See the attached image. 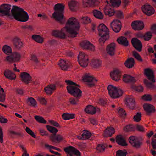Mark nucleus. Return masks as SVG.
I'll return each instance as SVG.
<instances>
[{
  "instance_id": "1",
  "label": "nucleus",
  "mask_w": 156,
  "mask_h": 156,
  "mask_svg": "<svg viewBox=\"0 0 156 156\" xmlns=\"http://www.w3.org/2000/svg\"><path fill=\"white\" fill-rule=\"evenodd\" d=\"M80 27L78 20L74 17H71L68 20L65 27L62 29L61 31L58 30L53 31L52 35L56 37L64 38L66 37V34L68 33L71 37H75L78 34L77 31Z\"/></svg>"
},
{
  "instance_id": "2",
  "label": "nucleus",
  "mask_w": 156,
  "mask_h": 156,
  "mask_svg": "<svg viewBox=\"0 0 156 156\" xmlns=\"http://www.w3.org/2000/svg\"><path fill=\"white\" fill-rule=\"evenodd\" d=\"M13 19L19 21L25 22L29 19L28 13L23 9L16 5H13L11 10Z\"/></svg>"
},
{
  "instance_id": "3",
  "label": "nucleus",
  "mask_w": 156,
  "mask_h": 156,
  "mask_svg": "<svg viewBox=\"0 0 156 156\" xmlns=\"http://www.w3.org/2000/svg\"><path fill=\"white\" fill-rule=\"evenodd\" d=\"M54 8L55 12L52 14L53 16L61 24L63 23L64 6L59 3L56 4Z\"/></svg>"
},
{
  "instance_id": "4",
  "label": "nucleus",
  "mask_w": 156,
  "mask_h": 156,
  "mask_svg": "<svg viewBox=\"0 0 156 156\" xmlns=\"http://www.w3.org/2000/svg\"><path fill=\"white\" fill-rule=\"evenodd\" d=\"M68 85L67 87L68 92L71 95L77 98L81 96L82 91L77 87L78 85L75 83L70 80L65 81Z\"/></svg>"
},
{
  "instance_id": "5",
  "label": "nucleus",
  "mask_w": 156,
  "mask_h": 156,
  "mask_svg": "<svg viewBox=\"0 0 156 156\" xmlns=\"http://www.w3.org/2000/svg\"><path fill=\"white\" fill-rule=\"evenodd\" d=\"M98 30L99 36H101L99 41L101 45H102L108 38L109 31L107 27L103 24H100L98 27Z\"/></svg>"
},
{
  "instance_id": "6",
  "label": "nucleus",
  "mask_w": 156,
  "mask_h": 156,
  "mask_svg": "<svg viewBox=\"0 0 156 156\" xmlns=\"http://www.w3.org/2000/svg\"><path fill=\"white\" fill-rule=\"evenodd\" d=\"M47 129L53 135L51 136L50 139L54 143H59L63 139V137L60 135L56 133L58 131V130L54 127L48 125L46 126Z\"/></svg>"
},
{
  "instance_id": "7",
  "label": "nucleus",
  "mask_w": 156,
  "mask_h": 156,
  "mask_svg": "<svg viewBox=\"0 0 156 156\" xmlns=\"http://www.w3.org/2000/svg\"><path fill=\"white\" fill-rule=\"evenodd\" d=\"M11 5L4 4L0 5V16H6L10 19H13L12 14L10 13Z\"/></svg>"
},
{
  "instance_id": "8",
  "label": "nucleus",
  "mask_w": 156,
  "mask_h": 156,
  "mask_svg": "<svg viewBox=\"0 0 156 156\" xmlns=\"http://www.w3.org/2000/svg\"><path fill=\"white\" fill-rule=\"evenodd\" d=\"M107 88L109 94L112 98H118L123 94V91L121 89H117L112 85H108Z\"/></svg>"
},
{
  "instance_id": "9",
  "label": "nucleus",
  "mask_w": 156,
  "mask_h": 156,
  "mask_svg": "<svg viewBox=\"0 0 156 156\" xmlns=\"http://www.w3.org/2000/svg\"><path fill=\"white\" fill-rule=\"evenodd\" d=\"M104 11L106 15H108L110 16L115 14L117 17L119 18H122L123 16L122 12L119 11L115 10L110 8L109 6H106L104 9Z\"/></svg>"
},
{
  "instance_id": "10",
  "label": "nucleus",
  "mask_w": 156,
  "mask_h": 156,
  "mask_svg": "<svg viewBox=\"0 0 156 156\" xmlns=\"http://www.w3.org/2000/svg\"><path fill=\"white\" fill-rule=\"evenodd\" d=\"M78 61L81 66L85 67L88 63V56L83 52H80L78 56Z\"/></svg>"
},
{
  "instance_id": "11",
  "label": "nucleus",
  "mask_w": 156,
  "mask_h": 156,
  "mask_svg": "<svg viewBox=\"0 0 156 156\" xmlns=\"http://www.w3.org/2000/svg\"><path fill=\"white\" fill-rule=\"evenodd\" d=\"M64 151L67 154V156H73V154L76 156H80L81 154L79 151L72 146L65 148Z\"/></svg>"
},
{
  "instance_id": "12",
  "label": "nucleus",
  "mask_w": 156,
  "mask_h": 156,
  "mask_svg": "<svg viewBox=\"0 0 156 156\" xmlns=\"http://www.w3.org/2000/svg\"><path fill=\"white\" fill-rule=\"evenodd\" d=\"M110 26L112 30L116 33L119 32L122 27L121 22L117 19H114L111 23Z\"/></svg>"
},
{
  "instance_id": "13",
  "label": "nucleus",
  "mask_w": 156,
  "mask_h": 156,
  "mask_svg": "<svg viewBox=\"0 0 156 156\" xmlns=\"http://www.w3.org/2000/svg\"><path fill=\"white\" fill-rule=\"evenodd\" d=\"M21 57L20 54L16 52L13 53L10 55L6 57V59L10 62H16L20 61Z\"/></svg>"
},
{
  "instance_id": "14",
  "label": "nucleus",
  "mask_w": 156,
  "mask_h": 156,
  "mask_svg": "<svg viewBox=\"0 0 156 156\" xmlns=\"http://www.w3.org/2000/svg\"><path fill=\"white\" fill-rule=\"evenodd\" d=\"M129 142L132 146L136 148H139L142 144L141 140L133 136H131L129 138Z\"/></svg>"
},
{
  "instance_id": "15",
  "label": "nucleus",
  "mask_w": 156,
  "mask_h": 156,
  "mask_svg": "<svg viewBox=\"0 0 156 156\" xmlns=\"http://www.w3.org/2000/svg\"><path fill=\"white\" fill-rule=\"evenodd\" d=\"M142 10L145 14L148 16L152 15L154 12V8L151 5L147 4L142 6Z\"/></svg>"
},
{
  "instance_id": "16",
  "label": "nucleus",
  "mask_w": 156,
  "mask_h": 156,
  "mask_svg": "<svg viewBox=\"0 0 156 156\" xmlns=\"http://www.w3.org/2000/svg\"><path fill=\"white\" fill-rule=\"evenodd\" d=\"M131 27L133 29L136 30H142L144 27L143 23L140 21H134L131 24Z\"/></svg>"
},
{
  "instance_id": "17",
  "label": "nucleus",
  "mask_w": 156,
  "mask_h": 156,
  "mask_svg": "<svg viewBox=\"0 0 156 156\" xmlns=\"http://www.w3.org/2000/svg\"><path fill=\"white\" fill-rule=\"evenodd\" d=\"M131 43L137 50L139 52L141 51L142 44L140 40L136 38H133L131 40Z\"/></svg>"
},
{
  "instance_id": "18",
  "label": "nucleus",
  "mask_w": 156,
  "mask_h": 156,
  "mask_svg": "<svg viewBox=\"0 0 156 156\" xmlns=\"http://www.w3.org/2000/svg\"><path fill=\"white\" fill-rule=\"evenodd\" d=\"M99 2L97 0H83L84 6L86 7H94L98 5Z\"/></svg>"
},
{
  "instance_id": "19",
  "label": "nucleus",
  "mask_w": 156,
  "mask_h": 156,
  "mask_svg": "<svg viewBox=\"0 0 156 156\" xmlns=\"http://www.w3.org/2000/svg\"><path fill=\"white\" fill-rule=\"evenodd\" d=\"M58 65L62 69L64 70H67L70 67L71 64L68 61H65L61 59L59 61L58 63Z\"/></svg>"
},
{
  "instance_id": "20",
  "label": "nucleus",
  "mask_w": 156,
  "mask_h": 156,
  "mask_svg": "<svg viewBox=\"0 0 156 156\" xmlns=\"http://www.w3.org/2000/svg\"><path fill=\"white\" fill-rule=\"evenodd\" d=\"M85 111L87 113L93 115L96 112H99L100 110L98 108H96L92 105H89L86 107Z\"/></svg>"
},
{
  "instance_id": "21",
  "label": "nucleus",
  "mask_w": 156,
  "mask_h": 156,
  "mask_svg": "<svg viewBox=\"0 0 156 156\" xmlns=\"http://www.w3.org/2000/svg\"><path fill=\"white\" fill-rule=\"evenodd\" d=\"M81 47L84 48L91 51L94 50V45L88 41H84L80 44Z\"/></svg>"
},
{
  "instance_id": "22",
  "label": "nucleus",
  "mask_w": 156,
  "mask_h": 156,
  "mask_svg": "<svg viewBox=\"0 0 156 156\" xmlns=\"http://www.w3.org/2000/svg\"><path fill=\"white\" fill-rule=\"evenodd\" d=\"M144 82L147 87L152 89L154 88L155 86L153 83L155 82V79H145Z\"/></svg>"
},
{
  "instance_id": "23",
  "label": "nucleus",
  "mask_w": 156,
  "mask_h": 156,
  "mask_svg": "<svg viewBox=\"0 0 156 156\" xmlns=\"http://www.w3.org/2000/svg\"><path fill=\"white\" fill-rule=\"evenodd\" d=\"M126 104L130 108L133 109L135 106V101L132 96H128L126 98Z\"/></svg>"
},
{
  "instance_id": "24",
  "label": "nucleus",
  "mask_w": 156,
  "mask_h": 156,
  "mask_svg": "<svg viewBox=\"0 0 156 156\" xmlns=\"http://www.w3.org/2000/svg\"><path fill=\"white\" fill-rule=\"evenodd\" d=\"M12 41L14 46L16 49H19L23 47V43L20 38L15 37L13 39Z\"/></svg>"
},
{
  "instance_id": "25",
  "label": "nucleus",
  "mask_w": 156,
  "mask_h": 156,
  "mask_svg": "<svg viewBox=\"0 0 156 156\" xmlns=\"http://www.w3.org/2000/svg\"><path fill=\"white\" fill-rule=\"evenodd\" d=\"M116 140L117 143L120 145L124 146L127 145L125 140L121 135L117 136L116 138Z\"/></svg>"
},
{
  "instance_id": "26",
  "label": "nucleus",
  "mask_w": 156,
  "mask_h": 156,
  "mask_svg": "<svg viewBox=\"0 0 156 156\" xmlns=\"http://www.w3.org/2000/svg\"><path fill=\"white\" fill-rule=\"evenodd\" d=\"M108 53L110 55L114 54L115 51V44L114 43H111L108 45L107 47Z\"/></svg>"
},
{
  "instance_id": "27",
  "label": "nucleus",
  "mask_w": 156,
  "mask_h": 156,
  "mask_svg": "<svg viewBox=\"0 0 156 156\" xmlns=\"http://www.w3.org/2000/svg\"><path fill=\"white\" fill-rule=\"evenodd\" d=\"M144 107L148 115L151 113L154 112L155 111V108L151 105L145 104L144 106Z\"/></svg>"
},
{
  "instance_id": "28",
  "label": "nucleus",
  "mask_w": 156,
  "mask_h": 156,
  "mask_svg": "<svg viewBox=\"0 0 156 156\" xmlns=\"http://www.w3.org/2000/svg\"><path fill=\"white\" fill-rule=\"evenodd\" d=\"M68 5L70 9L73 11H75L79 5V4L76 1L73 0L71 1Z\"/></svg>"
},
{
  "instance_id": "29",
  "label": "nucleus",
  "mask_w": 156,
  "mask_h": 156,
  "mask_svg": "<svg viewBox=\"0 0 156 156\" xmlns=\"http://www.w3.org/2000/svg\"><path fill=\"white\" fill-rule=\"evenodd\" d=\"M114 133V129L113 127H108L104 132V136L105 137L111 136Z\"/></svg>"
},
{
  "instance_id": "30",
  "label": "nucleus",
  "mask_w": 156,
  "mask_h": 156,
  "mask_svg": "<svg viewBox=\"0 0 156 156\" xmlns=\"http://www.w3.org/2000/svg\"><path fill=\"white\" fill-rule=\"evenodd\" d=\"M96 79H82L83 81L90 87L94 85L95 82L97 81Z\"/></svg>"
},
{
  "instance_id": "31",
  "label": "nucleus",
  "mask_w": 156,
  "mask_h": 156,
  "mask_svg": "<svg viewBox=\"0 0 156 156\" xmlns=\"http://www.w3.org/2000/svg\"><path fill=\"white\" fill-rule=\"evenodd\" d=\"M134 60L133 58H130L128 59L125 62V66L127 68H131L134 65Z\"/></svg>"
},
{
  "instance_id": "32",
  "label": "nucleus",
  "mask_w": 156,
  "mask_h": 156,
  "mask_svg": "<svg viewBox=\"0 0 156 156\" xmlns=\"http://www.w3.org/2000/svg\"><path fill=\"white\" fill-rule=\"evenodd\" d=\"M5 76L7 78H16V75L11 71L7 69L4 73Z\"/></svg>"
},
{
  "instance_id": "33",
  "label": "nucleus",
  "mask_w": 156,
  "mask_h": 156,
  "mask_svg": "<svg viewBox=\"0 0 156 156\" xmlns=\"http://www.w3.org/2000/svg\"><path fill=\"white\" fill-rule=\"evenodd\" d=\"M55 88V86L51 85L44 88V90L46 93L48 94H51Z\"/></svg>"
},
{
  "instance_id": "34",
  "label": "nucleus",
  "mask_w": 156,
  "mask_h": 156,
  "mask_svg": "<svg viewBox=\"0 0 156 156\" xmlns=\"http://www.w3.org/2000/svg\"><path fill=\"white\" fill-rule=\"evenodd\" d=\"M118 43L125 46L128 45V42L126 38L124 37H121L117 39Z\"/></svg>"
},
{
  "instance_id": "35",
  "label": "nucleus",
  "mask_w": 156,
  "mask_h": 156,
  "mask_svg": "<svg viewBox=\"0 0 156 156\" xmlns=\"http://www.w3.org/2000/svg\"><path fill=\"white\" fill-rule=\"evenodd\" d=\"M110 76L111 78H120L121 74L118 70H114L111 72Z\"/></svg>"
},
{
  "instance_id": "36",
  "label": "nucleus",
  "mask_w": 156,
  "mask_h": 156,
  "mask_svg": "<svg viewBox=\"0 0 156 156\" xmlns=\"http://www.w3.org/2000/svg\"><path fill=\"white\" fill-rule=\"evenodd\" d=\"M144 74L147 77V78H154L153 71L149 68L145 69Z\"/></svg>"
},
{
  "instance_id": "37",
  "label": "nucleus",
  "mask_w": 156,
  "mask_h": 156,
  "mask_svg": "<svg viewBox=\"0 0 156 156\" xmlns=\"http://www.w3.org/2000/svg\"><path fill=\"white\" fill-rule=\"evenodd\" d=\"M91 135V133L88 131H85L82 134L81 136H79V139L86 140L90 138Z\"/></svg>"
},
{
  "instance_id": "38",
  "label": "nucleus",
  "mask_w": 156,
  "mask_h": 156,
  "mask_svg": "<svg viewBox=\"0 0 156 156\" xmlns=\"http://www.w3.org/2000/svg\"><path fill=\"white\" fill-rule=\"evenodd\" d=\"M93 13L96 18L99 19L103 18V15L100 11L97 10H94L93 12Z\"/></svg>"
},
{
  "instance_id": "39",
  "label": "nucleus",
  "mask_w": 156,
  "mask_h": 156,
  "mask_svg": "<svg viewBox=\"0 0 156 156\" xmlns=\"http://www.w3.org/2000/svg\"><path fill=\"white\" fill-rule=\"evenodd\" d=\"M32 38L36 42L39 43H42L44 41L43 38L39 35H33L32 36Z\"/></svg>"
},
{
  "instance_id": "40",
  "label": "nucleus",
  "mask_w": 156,
  "mask_h": 156,
  "mask_svg": "<svg viewBox=\"0 0 156 156\" xmlns=\"http://www.w3.org/2000/svg\"><path fill=\"white\" fill-rule=\"evenodd\" d=\"M74 115L73 114L64 113L62 115V117L64 119L67 120L74 118Z\"/></svg>"
},
{
  "instance_id": "41",
  "label": "nucleus",
  "mask_w": 156,
  "mask_h": 156,
  "mask_svg": "<svg viewBox=\"0 0 156 156\" xmlns=\"http://www.w3.org/2000/svg\"><path fill=\"white\" fill-rule=\"evenodd\" d=\"M101 62L99 60L94 59L92 61L91 65L94 68L99 67L101 65Z\"/></svg>"
},
{
  "instance_id": "42",
  "label": "nucleus",
  "mask_w": 156,
  "mask_h": 156,
  "mask_svg": "<svg viewBox=\"0 0 156 156\" xmlns=\"http://www.w3.org/2000/svg\"><path fill=\"white\" fill-rule=\"evenodd\" d=\"M3 52L7 55L12 53V49L10 47L7 45H4L2 48Z\"/></svg>"
},
{
  "instance_id": "43",
  "label": "nucleus",
  "mask_w": 156,
  "mask_h": 156,
  "mask_svg": "<svg viewBox=\"0 0 156 156\" xmlns=\"http://www.w3.org/2000/svg\"><path fill=\"white\" fill-rule=\"evenodd\" d=\"M34 118L38 122L43 124H46L47 123L46 121L41 116L39 115H35Z\"/></svg>"
},
{
  "instance_id": "44",
  "label": "nucleus",
  "mask_w": 156,
  "mask_h": 156,
  "mask_svg": "<svg viewBox=\"0 0 156 156\" xmlns=\"http://www.w3.org/2000/svg\"><path fill=\"white\" fill-rule=\"evenodd\" d=\"M110 5L113 7H118L121 3L120 0H110Z\"/></svg>"
},
{
  "instance_id": "45",
  "label": "nucleus",
  "mask_w": 156,
  "mask_h": 156,
  "mask_svg": "<svg viewBox=\"0 0 156 156\" xmlns=\"http://www.w3.org/2000/svg\"><path fill=\"white\" fill-rule=\"evenodd\" d=\"M106 147V144H100L96 148L98 152H101L104 151Z\"/></svg>"
},
{
  "instance_id": "46",
  "label": "nucleus",
  "mask_w": 156,
  "mask_h": 156,
  "mask_svg": "<svg viewBox=\"0 0 156 156\" xmlns=\"http://www.w3.org/2000/svg\"><path fill=\"white\" fill-rule=\"evenodd\" d=\"M123 81L131 85L134 84L136 81V79H123Z\"/></svg>"
},
{
  "instance_id": "47",
  "label": "nucleus",
  "mask_w": 156,
  "mask_h": 156,
  "mask_svg": "<svg viewBox=\"0 0 156 156\" xmlns=\"http://www.w3.org/2000/svg\"><path fill=\"white\" fill-rule=\"evenodd\" d=\"M141 114L140 112H137L134 116V120L136 122H139L141 120Z\"/></svg>"
},
{
  "instance_id": "48",
  "label": "nucleus",
  "mask_w": 156,
  "mask_h": 156,
  "mask_svg": "<svg viewBox=\"0 0 156 156\" xmlns=\"http://www.w3.org/2000/svg\"><path fill=\"white\" fill-rule=\"evenodd\" d=\"M81 22L84 24H87L90 22L91 20L90 18L87 17H83L80 20Z\"/></svg>"
},
{
  "instance_id": "49",
  "label": "nucleus",
  "mask_w": 156,
  "mask_h": 156,
  "mask_svg": "<svg viewBox=\"0 0 156 156\" xmlns=\"http://www.w3.org/2000/svg\"><path fill=\"white\" fill-rule=\"evenodd\" d=\"M132 87L133 89L137 92H141L143 90V87L141 85L138 86L132 85Z\"/></svg>"
},
{
  "instance_id": "50",
  "label": "nucleus",
  "mask_w": 156,
  "mask_h": 156,
  "mask_svg": "<svg viewBox=\"0 0 156 156\" xmlns=\"http://www.w3.org/2000/svg\"><path fill=\"white\" fill-rule=\"evenodd\" d=\"M152 36L151 32H147L144 35V38L145 41H149L151 38Z\"/></svg>"
},
{
  "instance_id": "51",
  "label": "nucleus",
  "mask_w": 156,
  "mask_h": 156,
  "mask_svg": "<svg viewBox=\"0 0 156 156\" xmlns=\"http://www.w3.org/2000/svg\"><path fill=\"white\" fill-rule=\"evenodd\" d=\"M142 99L145 101H150L152 99V97L149 94H146L144 95L142 97Z\"/></svg>"
},
{
  "instance_id": "52",
  "label": "nucleus",
  "mask_w": 156,
  "mask_h": 156,
  "mask_svg": "<svg viewBox=\"0 0 156 156\" xmlns=\"http://www.w3.org/2000/svg\"><path fill=\"white\" fill-rule=\"evenodd\" d=\"M31 105L34 107L37 106V102L32 97H30V106Z\"/></svg>"
},
{
  "instance_id": "53",
  "label": "nucleus",
  "mask_w": 156,
  "mask_h": 156,
  "mask_svg": "<svg viewBox=\"0 0 156 156\" xmlns=\"http://www.w3.org/2000/svg\"><path fill=\"white\" fill-rule=\"evenodd\" d=\"M133 56L136 58L138 60L140 61H142V59L141 58L140 55L139 54L136 52V51H133Z\"/></svg>"
},
{
  "instance_id": "54",
  "label": "nucleus",
  "mask_w": 156,
  "mask_h": 156,
  "mask_svg": "<svg viewBox=\"0 0 156 156\" xmlns=\"http://www.w3.org/2000/svg\"><path fill=\"white\" fill-rule=\"evenodd\" d=\"M127 153L123 151L122 150H119L116 152L117 156H126Z\"/></svg>"
},
{
  "instance_id": "55",
  "label": "nucleus",
  "mask_w": 156,
  "mask_h": 156,
  "mask_svg": "<svg viewBox=\"0 0 156 156\" xmlns=\"http://www.w3.org/2000/svg\"><path fill=\"white\" fill-rule=\"evenodd\" d=\"M20 76V78H29V74L25 72H21Z\"/></svg>"
},
{
  "instance_id": "56",
  "label": "nucleus",
  "mask_w": 156,
  "mask_h": 156,
  "mask_svg": "<svg viewBox=\"0 0 156 156\" xmlns=\"http://www.w3.org/2000/svg\"><path fill=\"white\" fill-rule=\"evenodd\" d=\"M45 147L47 149L49 150L52 153L54 154V151H52V150L53 148H55V147L52 146L50 145L47 144H45Z\"/></svg>"
},
{
  "instance_id": "57",
  "label": "nucleus",
  "mask_w": 156,
  "mask_h": 156,
  "mask_svg": "<svg viewBox=\"0 0 156 156\" xmlns=\"http://www.w3.org/2000/svg\"><path fill=\"white\" fill-rule=\"evenodd\" d=\"M82 78H96V77L90 73H86L83 75Z\"/></svg>"
},
{
  "instance_id": "58",
  "label": "nucleus",
  "mask_w": 156,
  "mask_h": 156,
  "mask_svg": "<svg viewBox=\"0 0 156 156\" xmlns=\"http://www.w3.org/2000/svg\"><path fill=\"white\" fill-rule=\"evenodd\" d=\"M118 112L120 116L122 117H124L126 115L125 111L122 108L120 109L118 111Z\"/></svg>"
},
{
  "instance_id": "59",
  "label": "nucleus",
  "mask_w": 156,
  "mask_h": 156,
  "mask_svg": "<svg viewBox=\"0 0 156 156\" xmlns=\"http://www.w3.org/2000/svg\"><path fill=\"white\" fill-rule=\"evenodd\" d=\"M5 93H0V101L4 102L5 100Z\"/></svg>"
},
{
  "instance_id": "60",
  "label": "nucleus",
  "mask_w": 156,
  "mask_h": 156,
  "mask_svg": "<svg viewBox=\"0 0 156 156\" xmlns=\"http://www.w3.org/2000/svg\"><path fill=\"white\" fill-rule=\"evenodd\" d=\"M7 119L4 118L2 116L0 115V122L2 123H7Z\"/></svg>"
},
{
  "instance_id": "61",
  "label": "nucleus",
  "mask_w": 156,
  "mask_h": 156,
  "mask_svg": "<svg viewBox=\"0 0 156 156\" xmlns=\"http://www.w3.org/2000/svg\"><path fill=\"white\" fill-rule=\"evenodd\" d=\"M124 129L126 132H129L132 131L133 130V128L131 126L127 125L124 128Z\"/></svg>"
},
{
  "instance_id": "62",
  "label": "nucleus",
  "mask_w": 156,
  "mask_h": 156,
  "mask_svg": "<svg viewBox=\"0 0 156 156\" xmlns=\"http://www.w3.org/2000/svg\"><path fill=\"white\" fill-rule=\"evenodd\" d=\"M3 133L1 127H0V142L2 143L3 142Z\"/></svg>"
},
{
  "instance_id": "63",
  "label": "nucleus",
  "mask_w": 156,
  "mask_h": 156,
  "mask_svg": "<svg viewBox=\"0 0 156 156\" xmlns=\"http://www.w3.org/2000/svg\"><path fill=\"white\" fill-rule=\"evenodd\" d=\"M38 99L41 104L44 105H46V101L44 98L40 97L38 98Z\"/></svg>"
},
{
  "instance_id": "64",
  "label": "nucleus",
  "mask_w": 156,
  "mask_h": 156,
  "mask_svg": "<svg viewBox=\"0 0 156 156\" xmlns=\"http://www.w3.org/2000/svg\"><path fill=\"white\" fill-rule=\"evenodd\" d=\"M151 30L153 33L156 34V24L153 25L151 27Z\"/></svg>"
}]
</instances>
